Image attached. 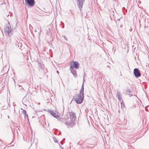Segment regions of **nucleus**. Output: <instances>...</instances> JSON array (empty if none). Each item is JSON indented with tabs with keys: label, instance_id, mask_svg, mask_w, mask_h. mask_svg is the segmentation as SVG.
I'll use <instances>...</instances> for the list:
<instances>
[{
	"label": "nucleus",
	"instance_id": "f257e3e1",
	"mask_svg": "<svg viewBox=\"0 0 149 149\" xmlns=\"http://www.w3.org/2000/svg\"><path fill=\"white\" fill-rule=\"evenodd\" d=\"M84 87L82 86L80 91L79 94H77L74 97V99L77 103L80 104L82 102L84 97Z\"/></svg>",
	"mask_w": 149,
	"mask_h": 149
},
{
	"label": "nucleus",
	"instance_id": "f03ea898",
	"mask_svg": "<svg viewBox=\"0 0 149 149\" xmlns=\"http://www.w3.org/2000/svg\"><path fill=\"white\" fill-rule=\"evenodd\" d=\"M69 116L70 121V122L67 121L65 123V125L68 127H72V125L74 124L75 120L76 118L75 114L73 113H69Z\"/></svg>",
	"mask_w": 149,
	"mask_h": 149
},
{
	"label": "nucleus",
	"instance_id": "7ed1b4c3",
	"mask_svg": "<svg viewBox=\"0 0 149 149\" xmlns=\"http://www.w3.org/2000/svg\"><path fill=\"white\" fill-rule=\"evenodd\" d=\"M70 67L71 69H74V68L78 69L79 68V64L76 61L72 62L70 64Z\"/></svg>",
	"mask_w": 149,
	"mask_h": 149
},
{
	"label": "nucleus",
	"instance_id": "20e7f679",
	"mask_svg": "<svg viewBox=\"0 0 149 149\" xmlns=\"http://www.w3.org/2000/svg\"><path fill=\"white\" fill-rule=\"evenodd\" d=\"M8 25L5 26V28L4 29V33L6 36L9 35V33L11 31L12 29L10 26L9 23H8Z\"/></svg>",
	"mask_w": 149,
	"mask_h": 149
},
{
	"label": "nucleus",
	"instance_id": "39448f33",
	"mask_svg": "<svg viewBox=\"0 0 149 149\" xmlns=\"http://www.w3.org/2000/svg\"><path fill=\"white\" fill-rule=\"evenodd\" d=\"M25 3L26 5H29L31 6H33L35 4L34 0H25Z\"/></svg>",
	"mask_w": 149,
	"mask_h": 149
},
{
	"label": "nucleus",
	"instance_id": "423d86ee",
	"mask_svg": "<svg viewBox=\"0 0 149 149\" xmlns=\"http://www.w3.org/2000/svg\"><path fill=\"white\" fill-rule=\"evenodd\" d=\"M134 73L136 77H138L141 76L140 71L137 68H135L134 70Z\"/></svg>",
	"mask_w": 149,
	"mask_h": 149
},
{
	"label": "nucleus",
	"instance_id": "0eeeda50",
	"mask_svg": "<svg viewBox=\"0 0 149 149\" xmlns=\"http://www.w3.org/2000/svg\"><path fill=\"white\" fill-rule=\"evenodd\" d=\"M77 3L79 5V8L80 10H81V8H82V5L83 4V2L81 1H80V0H77Z\"/></svg>",
	"mask_w": 149,
	"mask_h": 149
},
{
	"label": "nucleus",
	"instance_id": "6e6552de",
	"mask_svg": "<svg viewBox=\"0 0 149 149\" xmlns=\"http://www.w3.org/2000/svg\"><path fill=\"white\" fill-rule=\"evenodd\" d=\"M71 72L72 74L75 77H77V72L76 70L74 69H71Z\"/></svg>",
	"mask_w": 149,
	"mask_h": 149
},
{
	"label": "nucleus",
	"instance_id": "1a4fd4ad",
	"mask_svg": "<svg viewBox=\"0 0 149 149\" xmlns=\"http://www.w3.org/2000/svg\"><path fill=\"white\" fill-rule=\"evenodd\" d=\"M117 96L118 97V98L119 100H121V95L119 92H117Z\"/></svg>",
	"mask_w": 149,
	"mask_h": 149
},
{
	"label": "nucleus",
	"instance_id": "9d476101",
	"mask_svg": "<svg viewBox=\"0 0 149 149\" xmlns=\"http://www.w3.org/2000/svg\"><path fill=\"white\" fill-rule=\"evenodd\" d=\"M120 102L121 103V107L123 109V110L124 109H125V104L123 103V101H120Z\"/></svg>",
	"mask_w": 149,
	"mask_h": 149
},
{
	"label": "nucleus",
	"instance_id": "9b49d317",
	"mask_svg": "<svg viewBox=\"0 0 149 149\" xmlns=\"http://www.w3.org/2000/svg\"><path fill=\"white\" fill-rule=\"evenodd\" d=\"M51 113L52 115H53L54 117L57 118V117H58V116L56 114L53 112V111L51 112Z\"/></svg>",
	"mask_w": 149,
	"mask_h": 149
},
{
	"label": "nucleus",
	"instance_id": "f8f14e48",
	"mask_svg": "<svg viewBox=\"0 0 149 149\" xmlns=\"http://www.w3.org/2000/svg\"><path fill=\"white\" fill-rule=\"evenodd\" d=\"M23 110V113L24 114H25V117H26V116L27 118H28V115L26 114V111L25 110Z\"/></svg>",
	"mask_w": 149,
	"mask_h": 149
},
{
	"label": "nucleus",
	"instance_id": "ddd939ff",
	"mask_svg": "<svg viewBox=\"0 0 149 149\" xmlns=\"http://www.w3.org/2000/svg\"><path fill=\"white\" fill-rule=\"evenodd\" d=\"M131 92H130V90L128 89L127 91V94L129 95L130 96H132V94L130 93Z\"/></svg>",
	"mask_w": 149,
	"mask_h": 149
},
{
	"label": "nucleus",
	"instance_id": "4468645a",
	"mask_svg": "<svg viewBox=\"0 0 149 149\" xmlns=\"http://www.w3.org/2000/svg\"><path fill=\"white\" fill-rule=\"evenodd\" d=\"M54 142H55V143H57L58 142V141L57 139H56L55 140L54 139Z\"/></svg>",
	"mask_w": 149,
	"mask_h": 149
},
{
	"label": "nucleus",
	"instance_id": "2eb2a0df",
	"mask_svg": "<svg viewBox=\"0 0 149 149\" xmlns=\"http://www.w3.org/2000/svg\"><path fill=\"white\" fill-rule=\"evenodd\" d=\"M64 38L65 39H67V38L65 36H64Z\"/></svg>",
	"mask_w": 149,
	"mask_h": 149
},
{
	"label": "nucleus",
	"instance_id": "dca6fc26",
	"mask_svg": "<svg viewBox=\"0 0 149 149\" xmlns=\"http://www.w3.org/2000/svg\"><path fill=\"white\" fill-rule=\"evenodd\" d=\"M138 3H139L140 4V3H141V2L140 1H138Z\"/></svg>",
	"mask_w": 149,
	"mask_h": 149
},
{
	"label": "nucleus",
	"instance_id": "f3484780",
	"mask_svg": "<svg viewBox=\"0 0 149 149\" xmlns=\"http://www.w3.org/2000/svg\"><path fill=\"white\" fill-rule=\"evenodd\" d=\"M61 144L62 145L63 144V143L62 142H61Z\"/></svg>",
	"mask_w": 149,
	"mask_h": 149
},
{
	"label": "nucleus",
	"instance_id": "a211bd4d",
	"mask_svg": "<svg viewBox=\"0 0 149 149\" xmlns=\"http://www.w3.org/2000/svg\"><path fill=\"white\" fill-rule=\"evenodd\" d=\"M62 120H63V119H61V121H62V122L63 121Z\"/></svg>",
	"mask_w": 149,
	"mask_h": 149
},
{
	"label": "nucleus",
	"instance_id": "6ab92c4d",
	"mask_svg": "<svg viewBox=\"0 0 149 149\" xmlns=\"http://www.w3.org/2000/svg\"><path fill=\"white\" fill-rule=\"evenodd\" d=\"M85 81V79H84H84H83V81Z\"/></svg>",
	"mask_w": 149,
	"mask_h": 149
},
{
	"label": "nucleus",
	"instance_id": "aec40b11",
	"mask_svg": "<svg viewBox=\"0 0 149 149\" xmlns=\"http://www.w3.org/2000/svg\"><path fill=\"white\" fill-rule=\"evenodd\" d=\"M57 72L58 73H59V72H58V71H57Z\"/></svg>",
	"mask_w": 149,
	"mask_h": 149
},
{
	"label": "nucleus",
	"instance_id": "412c9836",
	"mask_svg": "<svg viewBox=\"0 0 149 149\" xmlns=\"http://www.w3.org/2000/svg\"><path fill=\"white\" fill-rule=\"evenodd\" d=\"M40 32L41 31V28H40Z\"/></svg>",
	"mask_w": 149,
	"mask_h": 149
},
{
	"label": "nucleus",
	"instance_id": "4be33fe9",
	"mask_svg": "<svg viewBox=\"0 0 149 149\" xmlns=\"http://www.w3.org/2000/svg\"><path fill=\"white\" fill-rule=\"evenodd\" d=\"M3 4L5 5V4H3V3H2V4H1V5H3Z\"/></svg>",
	"mask_w": 149,
	"mask_h": 149
},
{
	"label": "nucleus",
	"instance_id": "5701e85b",
	"mask_svg": "<svg viewBox=\"0 0 149 149\" xmlns=\"http://www.w3.org/2000/svg\"><path fill=\"white\" fill-rule=\"evenodd\" d=\"M85 75H86V74H84V77L85 76Z\"/></svg>",
	"mask_w": 149,
	"mask_h": 149
}]
</instances>
